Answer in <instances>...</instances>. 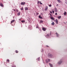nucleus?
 Returning a JSON list of instances; mask_svg holds the SVG:
<instances>
[{
	"instance_id": "a18cd8bd",
	"label": "nucleus",
	"mask_w": 67,
	"mask_h": 67,
	"mask_svg": "<svg viewBox=\"0 0 67 67\" xmlns=\"http://www.w3.org/2000/svg\"><path fill=\"white\" fill-rule=\"evenodd\" d=\"M39 30H41V29H40Z\"/></svg>"
},
{
	"instance_id": "2eb2a0df",
	"label": "nucleus",
	"mask_w": 67,
	"mask_h": 67,
	"mask_svg": "<svg viewBox=\"0 0 67 67\" xmlns=\"http://www.w3.org/2000/svg\"><path fill=\"white\" fill-rule=\"evenodd\" d=\"M51 24L52 25H54L55 24V23H54V22H53Z\"/></svg>"
},
{
	"instance_id": "4468645a",
	"label": "nucleus",
	"mask_w": 67,
	"mask_h": 67,
	"mask_svg": "<svg viewBox=\"0 0 67 67\" xmlns=\"http://www.w3.org/2000/svg\"><path fill=\"white\" fill-rule=\"evenodd\" d=\"M51 18L52 20H54V18L53 17H51Z\"/></svg>"
},
{
	"instance_id": "f704fd0d",
	"label": "nucleus",
	"mask_w": 67,
	"mask_h": 67,
	"mask_svg": "<svg viewBox=\"0 0 67 67\" xmlns=\"http://www.w3.org/2000/svg\"><path fill=\"white\" fill-rule=\"evenodd\" d=\"M12 67H16V66L15 65H14V66H13Z\"/></svg>"
},
{
	"instance_id": "6ab92c4d",
	"label": "nucleus",
	"mask_w": 67,
	"mask_h": 67,
	"mask_svg": "<svg viewBox=\"0 0 67 67\" xmlns=\"http://www.w3.org/2000/svg\"><path fill=\"white\" fill-rule=\"evenodd\" d=\"M7 61L8 62H10V60L9 59H8L7 60Z\"/></svg>"
},
{
	"instance_id": "79ce46f5",
	"label": "nucleus",
	"mask_w": 67,
	"mask_h": 67,
	"mask_svg": "<svg viewBox=\"0 0 67 67\" xmlns=\"http://www.w3.org/2000/svg\"><path fill=\"white\" fill-rule=\"evenodd\" d=\"M36 28H38V27H36Z\"/></svg>"
},
{
	"instance_id": "cd10ccee",
	"label": "nucleus",
	"mask_w": 67,
	"mask_h": 67,
	"mask_svg": "<svg viewBox=\"0 0 67 67\" xmlns=\"http://www.w3.org/2000/svg\"><path fill=\"white\" fill-rule=\"evenodd\" d=\"M40 2H39V1H38L37 2V3L38 4H39L40 3Z\"/></svg>"
},
{
	"instance_id": "9d476101",
	"label": "nucleus",
	"mask_w": 67,
	"mask_h": 67,
	"mask_svg": "<svg viewBox=\"0 0 67 67\" xmlns=\"http://www.w3.org/2000/svg\"><path fill=\"white\" fill-rule=\"evenodd\" d=\"M57 8H55V12H57Z\"/></svg>"
},
{
	"instance_id": "7c9ffc66",
	"label": "nucleus",
	"mask_w": 67,
	"mask_h": 67,
	"mask_svg": "<svg viewBox=\"0 0 67 67\" xmlns=\"http://www.w3.org/2000/svg\"><path fill=\"white\" fill-rule=\"evenodd\" d=\"M49 7H52V5H49Z\"/></svg>"
},
{
	"instance_id": "4c0bfd02",
	"label": "nucleus",
	"mask_w": 67,
	"mask_h": 67,
	"mask_svg": "<svg viewBox=\"0 0 67 67\" xmlns=\"http://www.w3.org/2000/svg\"><path fill=\"white\" fill-rule=\"evenodd\" d=\"M47 47H49V46H47Z\"/></svg>"
},
{
	"instance_id": "ddd939ff",
	"label": "nucleus",
	"mask_w": 67,
	"mask_h": 67,
	"mask_svg": "<svg viewBox=\"0 0 67 67\" xmlns=\"http://www.w3.org/2000/svg\"><path fill=\"white\" fill-rule=\"evenodd\" d=\"M57 18H58V19H60V18H61V16H60L58 17Z\"/></svg>"
},
{
	"instance_id": "c85d7f7f",
	"label": "nucleus",
	"mask_w": 67,
	"mask_h": 67,
	"mask_svg": "<svg viewBox=\"0 0 67 67\" xmlns=\"http://www.w3.org/2000/svg\"><path fill=\"white\" fill-rule=\"evenodd\" d=\"M48 8H47V7H46L45 8V10H47V9Z\"/></svg>"
},
{
	"instance_id": "a19ab883",
	"label": "nucleus",
	"mask_w": 67,
	"mask_h": 67,
	"mask_svg": "<svg viewBox=\"0 0 67 67\" xmlns=\"http://www.w3.org/2000/svg\"><path fill=\"white\" fill-rule=\"evenodd\" d=\"M58 4H57V6H58Z\"/></svg>"
},
{
	"instance_id": "393cba45",
	"label": "nucleus",
	"mask_w": 67,
	"mask_h": 67,
	"mask_svg": "<svg viewBox=\"0 0 67 67\" xmlns=\"http://www.w3.org/2000/svg\"><path fill=\"white\" fill-rule=\"evenodd\" d=\"M47 60H46V63H48V61H47Z\"/></svg>"
},
{
	"instance_id": "bb28decb",
	"label": "nucleus",
	"mask_w": 67,
	"mask_h": 67,
	"mask_svg": "<svg viewBox=\"0 0 67 67\" xmlns=\"http://www.w3.org/2000/svg\"><path fill=\"white\" fill-rule=\"evenodd\" d=\"M49 34H47V37H48V36H49Z\"/></svg>"
},
{
	"instance_id": "473e14b6",
	"label": "nucleus",
	"mask_w": 67,
	"mask_h": 67,
	"mask_svg": "<svg viewBox=\"0 0 67 67\" xmlns=\"http://www.w3.org/2000/svg\"><path fill=\"white\" fill-rule=\"evenodd\" d=\"M50 15L51 17H52V15H51V14H50Z\"/></svg>"
},
{
	"instance_id": "c756f323",
	"label": "nucleus",
	"mask_w": 67,
	"mask_h": 67,
	"mask_svg": "<svg viewBox=\"0 0 67 67\" xmlns=\"http://www.w3.org/2000/svg\"><path fill=\"white\" fill-rule=\"evenodd\" d=\"M36 15H38V14L39 13H36Z\"/></svg>"
},
{
	"instance_id": "39448f33",
	"label": "nucleus",
	"mask_w": 67,
	"mask_h": 67,
	"mask_svg": "<svg viewBox=\"0 0 67 67\" xmlns=\"http://www.w3.org/2000/svg\"><path fill=\"white\" fill-rule=\"evenodd\" d=\"M62 63V62L61 61H59V62H58V64L59 65H60V64H61V63Z\"/></svg>"
},
{
	"instance_id": "37998d69",
	"label": "nucleus",
	"mask_w": 67,
	"mask_h": 67,
	"mask_svg": "<svg viewBox=\"0 0 67 67\" xmlns=\"http://www.w3.org/2000/svg\"><path fill=\"white\" fill-rule=\"evenodd\" d=\"M50 35H51V32L50 33Z\"/></svg>"
},
{
	"instance_id": "f03ea898",
	"label": "nucleus",
	"mask_w": 67,
	"mask_h": 67,
	"mask_svg": "<svg viewBox=\"0 0 67 67\" xmlns=\"http://www.w3.org/2000/svg\"><path fill=\"white\" fill-rule=\"evenodd\" d=\"M25 4V2H22L21 3V5H24Z\"/></svg>"
},
{
	"instance_id": "aec40b11",
	"label": "nucleus",
	"mask_w": 67,
	"mask_h": 67,
	"mask_svg": "<svg viewBox=\"0 0 67 67\" xmlns=\"http://www.w3.org/2000/svg\"><path fill=\"white\" fill-rule=\"evenodd\" d=\"M57 1L58 2H59V3H60V2H61L60 1V0H57Z\"/></svg>"
},
{
	"instance_id": "f3484780",
	"label": "nucleus",
	"mask_w": 67,
	"mask_h": 67,
	"mask_svg": "<svg viewBox=\"0 0 67 67\" xmlns=\"http://www.w3.org/2000/svg\"><path fill=\"white\" fill-rule=\"evenodd\" d=\"M49 65L51 67H53V65L51 64V63H49Z\"/></svg>"
},
{
	"instance_id": "5701e85b",
	"label": "nucleus",
	"mask_w": 67,
	"mask_h": 67,
	"mask_svg": "<svg viewBox=\"0 0 67 67\" xmlns=\"http://www.w3.org/2000/svg\"><path fill=\"white\" fill-rule=\"evenodd\" d=\"M66 12H65L64 13V15H66Z\"/></svg>"
},
{
	"instance_id": "dca6fc26",
	"label": "nucleus",
	"mask_w": 67,
	"mask_h": 67,
	"mask_svg": "<svg viewBox=\"0 0 67 67\" xmlns=\"http://www.w3.org/2000/svg\"><path fill=\"white\" fill-rule=\"evenodd\" d=\"M39 18L40 19H42V17L41 16V15L39 16Z\"/></svg>"
},
{
	"instance_id": "f257e3e1",
	"label": "nucleus",
	"mask_w": 67,
	"mask_h": 67,
	"mask_svg": "<svg viewBox=\"0 0 67 67\" xmlns=\"http://www.w3.org/2000/svg\"><path fill=\"white\" fill-rule=\"evenodd\" d=\"M48 57H52V55L50 53H48Z\"/></svg>"
},
{
	"instance_id": "ea45409f",
	"label": "nucleus",
	"mask_w": 67,
	"mask_h": 67,
	"mask_svg": "<svg viewBox=\"0 0 67 67\" xmlns=\"http://www.w3.org/2000/svg\"><path fill=\"white\" fill-rule=\"evenodd\" d=\"M50 13H52V12H50Z\"/></svg>"
},
{
	"instance_id": "6e6552de",
	"label": "nucleus",
	"mask_w": 67,
	"mask_h": 67,
	"mask_svg": "<svg viewBox=\"0 0 67 67\" xmlns=\"http://www.w3.org/2000/svg\"><path fill=\"white\" fill-rule=\"evenodd\" d=\"M56 24H57L58 23V20H57V19H56Z\"/></svg>"
},
{
	"instance_id": "c03bdc74",
	"label": "nucleus",
	"mask_w": 67,
	"mask_h": 67,
	"mask_svg": "<svg viewBox=\"0 0 67 67\" xmlns=\"http://www.w3.org/2000/svg\"><path fill=\"white\" fill-rule=\"evenodd\" d=\"M54 21H55V22H56V20H55Z\"/></svg>"
},
{
	"instance_id": "e433bc0d",
	"label": "nucleus",
	"mask_w": 67,
	"mask_h": 67,
	"mask_svg": "<svg viewBox=\"0 0 67 67\" xmlns=\"http://www.w3.org/2000/svg\"><path fill=\"white\" fill-rule=\"evenodd\" d=\"M55 15H57V13H55Z\"/></svg>"
},
{
	"instance_id": "20e7f679",
	"label": "nucleus",
	"mask_w": 67,
	"mask_h": 67,
	"mask_svg": "<svg viewBox=\"0 0 67 67\" xmlns=\"http://www.w3.org/2000/svg\"><path fill=\"white\" fill-rule=\"evenodd\" d=\"M0 6L2 7H3L4 5H3V4L2 3H0Z\"/></svg>"
},
{
	"instance_id": "0eeeda50",
	"label": "nucleus",
	"mask_w": 67,
	"mask_h": 67,
	"mask_svg": "<svg viewBox=\"0 0 67 67\" xmlns=\"http://www.w3.org/2000/svg\"><path fill=\"white\" fill-rule=\"evenodd\" d=\"M37 60H38V61H40V58L39 57L37 59Z\"/></svg>"
},
{
	"instance_id": "4be33fe9",
	"label": "nucleus",
	"mask_w": 67,
	"mask_h": 67,
	"mask_svg": "<svg viewBox=\"0 0 67 67\" xmlns=\"http://www.w3.org/2000/svg\"><path fill=\"white\" fill-rule=\"evenodd\" d=\"M15 52L16 53H18L19 52L17 50H16Z\"/></svg>"
},
{
	"instance_id": "1a4fd4ad",
	"label": "nucleus",
	"mask_w": 67,
	"mask_h": 67,
	"mask_svg": "<svg viewBox=\"0 0 67 67\" xmlns=\"http://www.w3.org/2000/svg\"><path fill=\"white\" fill-rule=\"evenodd\" d=\"M15 21V20H13L11 21V23H13Z\"/></svg>"
},
{
	"instance_id": "423d86ee",
	"label": "nucleus",
	"mask_w": 67,
	"mask_h": 67,
	"mask_svg": "<svg viewBox=\"0 0 67 67\" xmlns=\"http://www.w3.org/2000/svg\"><path fill=\"white\" fill-rule=\"evenodd\" d=\"M56 34L57 35V37H58L59 36V34L57 33L56 32Z\"/></svg>"
},
{
	"instance_id": "a211bd4d",
	"label": "nucleus",
	"mask_w": 67,
	"mask_h": 67,
	"mask_svg": "<svg viewBox=\"0 0 67 67\" xmlns=\"http://www.w3.org/2000/svg\"><path fill=\"white\" fill-rule=\"evenodd\" d=\"M21 22L22 23H24V22H25V21L24 20H22Z\"/></svg>"
},
{
	"instance_id": "2f4dec72",
	"label": "nucleus",
	"mask_w": 67,
	"mask_h": 67,
	"mask_svg": "<svg viewBox=\"0 0 67 67\" xmlns=\"http://www.w3.org/2000/svg\"><path fill=\"white\" fill-rule=\"evenodd\" d=\"M52 12H53V14H54V11H53Z\"/></svg>"
},
{
	"instance_id": "de8ad7c7",
	"label": "nucleus",
	"mask_w": 67,
	"mask_h": 67,
	"mask_svg": "<svg viewBox=\"0 0 67 67\" xmlns=\"http://www.w3.org/2000/svg\"><path fill=\"white\" fill-rule=\"evenodd\" d=\"M67 1V0H66Z\"/></svg>"
},
{
	"instance_id": "72a5a7b5",
	"label": "nucleus",
	"mask_w": 67,
	"mask_h": 67,
	"mask_svg": "<svg viewBox=\"0 0 67 67\" xmlns=\"http://www.w3.org/2000/svg\"><path fill=\"white\" fill-rule=\"evenodd\" d=\"M40 4H42V3L40 2Z\"/></svg>"
},
{
	"instance_id": "9b49d317",
	"label": "nucleus",
	"mask_w": 67,
	"mask_h": 67,
	"mask_svg": "<svg viewBox=\"0 0 67 67\" xmlns=\"http://www.w3.org/2000/svg\"><path fill=\"white\" fill-rule=\"evenodd\" d=\"M25 10H28V8L27 7H25Z\"/></svg>"
},
{
	"instance_id": "f8f14e48",
	"label": "nucleus",
	"mask_w": 67,
	"mask_h": 67,
	"mask_svg": "<svg viewBox=\"0 0 67 67\" xmlns=\"http://www.w3.org/2000/svg\"><path fill=\"white\" fill-rule=\"evenodd\" d=\"M18 15V16H19L20 15V12H19L17 14Z\"/></svg>"
},
{
	"instance_id": "49530a36",
	"label": "nucleus",
	"mask_w": 67,
	"mask_h": 67,
	"mask_svg": "<svg viewBox=\"0 0 67 67\" xmlns=\"http://www.w3.org/2000/svg\"><path fill=\"white\" fill-rule=\"evenodd\" d=\"M19 20H20V19H19Z\"/></svg>"
},
{
	"instance_id": "c9c22d12",
	"label": "nucleus",
	"mask_w": 67,
	"mask_h": 67,
	"mask_svg": "<svg viewBox=\"0 0 67 67\" xmlns=\"http://www.w3.org/2000/svg\"><path fill=\"white\" fill-rule=\"evenodd\" d=\"M16 11H17V12H18V9H16Z\"/></svg>"
},
{
	"instance_id": "a878e982",
	"label": "nucleus",
	"mask_w": 67,
	"mask_h": 67,
	"mask_svg": "<svg viewBox=\"0 0 67 67\" xmlns=\"http://www.w3.org/2000/svg\"><path fill=\"white\" fill-rule=\"evenodd\" d=\"M47 60H48V62H49L50 61H51V60H50L49 59H47Z\"/></svg>"
},
{
	"instance_id": "58836bf2",
	"label": "nucleus",
	"mask_w": 67,
	"mask_h": 67,
	"mask_svg": "<svg viewBox=\"0 0 67 67\" xmlns=\"http://www.w3.org/2000/svg\"><path fill=\"white\" fill-rule=\"evenodd\" d=\"M14 11H15V10L14 9Z\"/></svg>"
},
{
	"instance_id": "412c9836",
	"label": "nucleus",
	"mask_w": 67,
	"mask_h": 67,
	"mask_svg": "<svg viewBox=\"0 0 67 67\" xmlns=\"http://www.w3.org/2000/svg\"><path fill=\"white\" fill-rule=\"evenodd\" d=\"M43 21H42V20H41L40 21V23H43Z\"/></svg>"
},
{
	"instance_id": "7ed1b4c3",
	"label": "nucleus",
	"mask_w": 67,
	"mask_h": 67,
	"mask_svg": "<svg viewBox=\"0 0 67 67\" xmlns=\"http://www.w3.org/2000/svg\"><path fill=\"white\" fill-rule=\"evenodd\" d=\"M46 28L44 27L42 28V30L44 31H46Z\"/></svg>"
},
{
	"instance_id": "b1692460",
	"label": "nucleus",
	"mask_w": 67,
	"mask_h": 67,
	"mask_svg": "<svg viewBox=\"0 0 67 67\" xmlns=\"http://www.w3.org/2000/svg\"><path fill=\"white\" fill-rule=\"evenodd\" d=\"M21 10H23V7H22L21 9Z\"/></svg>"
}]
</instances>
